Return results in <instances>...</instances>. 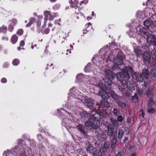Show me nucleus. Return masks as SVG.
<instances>
[{
	"label": "nucleus",
	"instance_id": "60",
	"mask_svg": "<svg viewBox=\"0 0 156 156\" xmlns=\"http://www.w3.org/2000/svg\"><path fill=\"white\" fill-rule=\"evenodd\" d=\"M13 29V26H12V25H11V27H9V30L10 31H12Z\"/></svg>",
	"mask_w": 156,
	"mask_h": 156
},
{
	"label": "nucleus",
	"instance_id": "42",
	"mask_svg": "<svg viewBox=\"0 0 156 156\" xmlns=\"http://www.w3.org/2000/svg\"><path fill=\"white\" fill-rule=\"evenodd\" d=\"M23 30L22 29H19L17 32V34L20 36L23 34Z\"/></svg>",
	"mask_w": 156,
	"mask_h": 156
},
{
	"label": "nucleus",
	"instance_id": "14",
	"mask_svg": "<svg viewBox=\"0 0 156 156\" xmlns=\"http://www.w3.org/2000/svg\"><path fill=\"white\" fill-rule=\"evenodd\" d=\"M110 90H108V92L112 98L115 100H117L119 99V96L116 94L115 92L112 90L111 88V87H109Z\"/></svg>",
	"mask_w": 156,
	"mask_h": 156
},
{
	"label": "nucleus",
	"instance_id": "32",
	"mask_svg": "<svg viewBox=\"0 0 156 156\" xmlns=\"http://www.w3.org/2000/svg\"><path fill=\"white\" fill-rule=\"evenodd\" d=\"M151 76L153 77H156V69H153L151 71Z\"/></svg>",
	"mask_w": 156,
	"mask_h": 156
},
{
	"label": "nucleus",
	"instance_id": "52",
	"mask_svg": "<svg viewBox=\"0 0 156 156\" xmlns=\"http://www.w3.org/2000/svg\"><path fill=\"white\" fill-rule=\"evenodd\" d=\"M155 27H156V20L154 21L153 22V26L152 29H153Z\"/></svg>",
	"mask_w": 156,
	"mask_h": 156
},
{
	"label": "nucleus",
	"instance_id": "28",
	"mask_svg": "<svg viewBox=\"0 0 156 156\" xmlns=\"http://www.w3.org/2000/svg\"><path fill=\"white\" fill-rule=\"evenodd\" d=\"M3 155H5L6 156H16L14 155L12 152L9 150L4 151L3 153Z\"/></svg>",
	"mask_w": 156,
	"mask_h": 156
},
{
	"label": "nucleus",
	"instance_id": "9",
	"mask_svg": "<svg viewBox=\"0 0 156 156\" xmlns=\"http://www.w3.org/2000/svg\"><path fill=\"white\" fill-rule=\"evenodd\" d=\"M120 141H117V137L115 136L113 137L112 139L111 140V147L113 149H114L115 147H117L119 144L121 143Z\"/></svg>",
	"mask_w": 156,
	"mask_h": 156
},
{
	"label": "nucleus",
	"instance_id": "38",
	"mask_svg": "<svg viewBox=\"0 0 156 156\" xmlns=\"http://www.w3.org/2000/svg\"><path fill=\"white\" fill-rule=\"evenodd\" d=\"M102 83L100 81H98L97 82L95 83L94 84L95 86H97V87H99L100 88L101 87V85Z\"/></svg>",
	"mask_w": 156,
	"mask_h": 156
},
{
	"label": "nucleus",
	"instance_id": "44",
	"mask_svg": "<svg viewBox=\"0 0 156 156\" xmlns=\"http://www.w3.org/2000/svg\"><path fill=\"white\" fill-rule=\"evenodd\" d=\"M54 17L55 16L53 15V14L51 13L48 19H49L50 21L54 19Z\"/></svg>",
	"mask_w": 156,
	"mask_h": 156
},
{
	"label": "nucleus",
	"instance_id": "49",
	"mask_svg": "<svg viewBox=\"0 0 156 156\" xmlns=\"http://www.w3.org/2000/svg\"><path fill=\"white\" fill-rule=\"evenodd\" d=\"M76 90V89L75 87H73L70 90V92L71 93H73L75 92Z\"/></svg>",
	"mask_w": 156,
	"mask_h": 156
},
{
	"label": "nucleus",
	"instance_id": "29",
	"mask_svg": "<svg viewBox=\"0 0 156 156\" xmlns=\"http://www.w3.org/2000/svg\"><path fill=\"white\" fill-rule=\"evenodd\" d=\"M156 111L155 109L153 108L149 107L147 109V112L150 114H153Z\"/></svg>",
	"mask_w": 156,
	"mask_h": 156
},
{
	"label": "nucleus",
	"instance_id": "54",
	"mask_svg": "<svg viewBox=\"0 0 156 156\" xmlns=\"http://www.w3.org/2000/svg\"><path fill=\"white\" fill-rule=\"evenodd\" d=\"M88 0H84V1H82L81 2L80 5H81V4L83 3H84L85 4H86L88 3Z\"/></svg>",
	"mask_w": 156,
	"mask_h": 156
},
{
	"label": "nucleus",
	"instance_id": "46",
	"mask_svg": "<svg viewBox=\"0 0 156 156\" xmlns=\"http://www.w3.org/2000/svg\"><path fill=\"white\" fill-rule=\"evenodd\" d=\"M104 154V152L103 151V150L102 149H100L99 151L98 152V154L99 155H102Z\"/></svg>",
	"mask_w": 156,
	"mask_h": 156
},
{
	"label": "nucleus",
	"instance_id": "47",
	"mask_svg": "<svg viewBox=\"0 0 156 156\" xmlns=\"http://www.w3.org/2000/svg\"><path fill=\"white\" fill-rule=\"evenodd\" d=\"M9 64L7 62H5L3 65V68H7L9 67Z\"/></svg>",
	"mask_w": 156,
	"mask_h": 156
},
{
	"label": "nucleus",
	"instance_id": "59",
	"mask_svg": "<svg viewBox=\"0 0 156 156\" xmlns=\"http://www.w3.org/2000/svg\"><path fill=\"white\" fill-rule=\"evenodd\" d=\"M128 138L127 137H125L123 140V142L124 143H125L126 141L128 140Z\"/></svg>",
	"mask_w": 156,
	"mask_h": 156
},
{
	"label": "nucleus",
	"instance_id": "12",
	"mask_svg": "<svg viewBox=\"0 0 156 156\" xmlns=\"http://www.w3.org/2000/svg\"><path fill=\"white\" fill-rule=\"evenodd\" d=\"M82 101L83 103L87 104V106L89 108L92 107L94 104L93 101L88 99L85 97L82 98Z\"/></svg>",
	"mask_w": 156,
	"mask_h": 156
},
{
	"label": "nucleus",
	"instance_id": "7",
	"mask_svg": "<svg viewBox=\"0 0 156 156\" xmlns=\"http://www.w3.org/2000/svg\"><path fill=\"white\" fill-rule=\"evenodd\" d=\"M99 127V126H98ZM99 127L97 129L98 130L95 131V134L97 139L100 141H103L105 140L106 136L100 129H98Z\"/></svg>",
	"mask_w": 156,
	"mask_h": 156
},
{
	"label": "nucleus",
	"instance_id": "16",
	"mask_svg": "<svg viewBox=\"0 0 156 156\" xmlns=\"http://www.w3.org/2000/svg\"><path fill=\"white\" fill-rule=\"evenodd\" d=\"M136 80L140 83L142 82L143 80V76L141 73H135Z\"/></svg>",
	"mask_w": 156,
	"mask_h": 156
},
{
	"label": "nucleus",
	"instance_id": "50",
	"mask_svg": "<svg viewBox=\"0 0 156 156\" xmlns=\"http://www.w3.org/2000/svg\"><path fill=\"white\" fill-rule=\"evenodd\" d=\"M45 33L47 34L50 31V29L48 28H46L44 31Z\"/></svg>",
	"mask_w": 156,
	"mask_h": 156
},
{
	"label": "nucleus",
	"instance_id": "39",
	"mask_svg": "<svg viewBox=\"0 0 156 156\" xmlns=\"http://www.w3.org/2000/svg\"><path fill=\"white\" fill-rule=\"evenodd\" d=\"M106 100L102 99V100H101L100 103L101 105L105 106V104H106L107 103V102H108V101Z\"/></svg>",
	"mask_w": 156,
	"mask_h": 156
},
{
	"label": "nucleus",
	"instance_id": "27",
	"mask_svg": "<svg viewBox=\"0 0 156 156\" xmlns=\"http://www.w3.org/2000/svg\"><path fill=\"white\" fill-rule=\"evenodd\" d=\"M152 44H153L152 46H155L156 48V35H154L151 39L150 40Z\"/></svg>",
	"mask_w": 156,
	"mask_h": 156
},
{
	"label": "nucleus",
	"instance_id": "30",
	"mask_svg": "<svg viewBox=\"0 0 156 156\" xmlns=\"http://www.w3.org/2000/svg\"><path fill=\"white\" fill-rule=\"evenodd\" d=\"M110 121L111 123L114 125L115 126H118V123L116 120L114 119V118H112L110 119Z\"/></svg>",
	"mask_w": 156,
	"mask_h": 156
},
{
	"label": "nucleus",
	"instance_id": "35",
	"mask_svg": "<svg viewBox=\"0 0 156 156\" xmlns=\"http://www.w3.org/2000/svg\"><path fill=\"white\" fill-rule=\"evenodd\" d=\"M20 61L18 59H15L13 61V64L14 66H17L20 63Z\"/></svg>",
	"mask_w": 156,
	"mask_h": 156
},
{
	"label": "nucleus",
	"instance_id": "21",
	"mask_svg": "<svg viewBox=\"0 0 156 156\" xmlns=\"http://www.w3.org/2000/svg\"><path fill=\"white\" fill-rule=\"evenodd\" d=\"M104 73L107 76L110 78H111L112 76V72L109 69H106L104 71Z\"/></svg>",
	"mask_w": 156,
	"mask_h": 156
},
{
	"label": "nucleus",
	"instance_id": "13",
	"mask_svg": "<svg viewBox=\"0 0 156 156\" xmlns=\"http://www.w3.org/2000/svg\"><path fill=\"white\" fill-rule=\"evenodd\" d=\"M144 26L148 29L151 30V28L152 29L153 22L150 19L146 20L143 22Z\"/></svg>",
	"mask_w": 156,
	"mask_h": 156
},
{
	"label": "nucleus",
	"instance_id": "43",
	"mask_svg": "<svg viewBox=\"0 0 156 156\" xmlns=\"http://www.w3.org/2000/svg\"><path fill=\"white\" fill-rule=\"evenodd\" d=\"M36 19L34 18H31L29 20V22L32 24L35 23L36 21Z\"/></svg>",
	"mask_w": 156,
	"mask_h": 156
},
{
	"label": "nucleus",
	"instance_id": "18",
	"mask_svg": "<svg viewBox=\"0 0 156 156\" xmlns=\"http://www.w3.org/2000/svg\"><path fill=\"white\" fill-rule=\"evenodd\" d=\"M148 50L151 53V55L154 56L156 58V50L155 49L154 47L150 45L148 48Z\"/></svg>",
	"mask_w": 156,
	"mask_h": 156
},
{
	"label": "nucleus",
	"instance_id": "5",
	"mask_svg": "<svg viewBox=\"0 0 156 156\" xmlns=\"http://www.w3.org/2000/svg\"><path fill=\"white\" fill-rule=\"evenodd\" d=\"M138 27L139 28V31L140 32L141 34L144 35L145 37L146 36L147 39L148 41H150L151 39L153 37V36H154L152 34H149L147 32V30L143 27L139 26H138Z\"/></svg>",
	"mask_w": 156,
	"mask_h": 156
},
{
	"label": "nucleus",
	"instance_id": "6",
	"mask_svg": "<svg viewBox=\"0 0 156 156\" xmlns=\"http://www.w3.org/2000/svg\"><path fill=\"white\" fill-rule=\"evenodd\" d=\"M76 128L80 131L81 135L83 136L84 138H89V136L87 135L88 131L83 126L79 124L76 126Z\"/></svg>",
	"mask_w": 156,
	"mask_h": 156
},
{
	"label": "nucleus",
	"instance_id": "23",
	"mask_svg": "<svg viewBox=\"0 0 156 156\" xmlns=\"http://www.w3.org/2000/svg\"><path fill=\"white\" fill-rule=\"evenodd\" d=\"M51 13L50 11H46L44 12V15L45 16L44 20L45 21H47L48 20Z\"/></svg>",
	"mask_w": 156,
	"mask_h": 156
},
{
	"label": "nucleus",
	"instance_id": "58",
	"mask_svg": "<svg viewBox=\"0 0 156 156\" xmlns=\"http://www.w3.org/2000/svg\"><path fill=\"white\" fill-rule=\"evenodd\" d=\"M131 118L129 117H128L127 118V123H130L131 122Z\"/></svg>",
	"mask_w": 156,
	"mask_h": 156
},
{
	"label": "nucleus",
	"instance_id": "2",
	"mask_svg": "<svg viewBox=\"0 0 156 156\" xmlns=\"http://www.w3.org/2000/svg\"><path fill=\"white\" fill-rule=\"evenodd\" d=\"M133 70L132 67L130 66L126 67L122 72L116 73V75L118 80L122 82L123 81L126 82L129 81L130 76L129 73H132Z\"/></svg>",
	"mask_w": 156,
	"mask_h": 156
},
{
	"label": "nucleus",
	"instance_id": "40",
	"mask_svg": "<svg viewBox=\"0 0 156 156\" xmlns=\"http://www.w3.org/2000/svg\"><path fill=\"white\" fill-rule=\"evenodd\" d=\"M123 119L122 116L121 115L117 117V121L119 122H122L123 120Z\"/></svg>",
	"mask_w": 156,
	"mask_h": 156
},
{
	"label": "nucleus",
	"instance_id": "63",
	"mask_svg": "<svg viewBox=\"0 0 156 156\" xmlns=\"http://www.w3.org/2000/svg\"><path fill=\"white\" fill-rule=\"evenodd\" d=\"M130 156H136V154L135 152H133V153Z\"/></svg>",
	"mask_w": 156,
	"mask_h": 156
},
{
	"label": "nucleus",
	"instance_id": "17",
	"mask_svg": "<svg viewBox=\"0 0 156 156\" xmlns=\"http://www.w3.org/2000/svg\"><path fill=\"white\" fill-rule=\"evenodd\" d=\"M108 134L110 136H112L113 135L114 132V128L111 125H108Z\"/></svg>",
	"mask_w": 156,
	"mask_h": 156
},
{
	"label": "nucleus",
	"instance_id": "33",
	"mask_svg": "<svg viewBox=\"0 0 156 156\" xmlns=\"http://www.w3.org/2000/svg\"><path fill=\"white\" fill-rule=\"evenodd\" d=\"M101 86V87L100 90H102L105 91H107L108 90V88H109V87L108 88L107 87L106 85L102 84Z\"/></svg>",
	"mask_w": 156,
	"mask_h": 156
},
{
	"label": "nucleus",
	"instance_id": "4",
	"mask_svg": "<svg viewBox=\"0 0 156 156\" xmlns=\"http://www.w3.org/2000/svg\"><path fill=\"white\" fill-rule=\"evenodd\" d=\"M19 146L16 147L13 151L15 152L18 156H26L25 155V151L21 144H19Z\"/></svg>",
	"mask_w": 156,
	"mask_h": 156
},
{
	"label": "nucleus",
	"instance_id": "26",
	"mask_svg": "<svg viewBox=\"0 0 156 156\" xmlns=\"http://www.w3.org/2000/svg\"><path fill=\"white\" fill-rule=\"evenodd\" d=\"M105 83L108 85L110 86L111 85L112 82V81L108 78H106L105 79H103Z\"/></svg>",
	"mask_w": 156,
	"mask_h": 156
},
{
	"label": "nucleus",
	"instance_id": "37",
	"mask_svg": "<svg viewBox=\"0 0 156 156\" xmlns=\"http://www.w3.org/2000/svg\"><path fill=\"white\" fill-rule=\"evenodd\" d=\"M76 79L78 80L79 81H81L82 78H83V75L82 74H78L76 76Z\"/></svg>",
	"mask_w": 156,
	"mask_h": 156
},
{
	"label": "nucleus",
	"instance_id": "8",
	"mask_svg": "<svg viewBox=\"0 0 156 156\" xmlns=\"http://www.w3.org/2000/svg\"><path fill=\"white\" fill-rule=\"evenodd\" d=\"M143 57L146 63H147L152 65H155V62L154 61H152L150 55V54L147 52H145L144 53Z\"/></svg>",
	"mask_w": 156,
	"mask_h": 156
},
{
	"label": "nucleus",
	"instance_id": "15",
	"mask_svg": "<svg viewBox=\"0 0 156 156\" xmlns=\"http://www.w3.org/2000/svg\"><path fill=\"white\" fill-rule=\"evenodd\" d=\"M154 87L152 86L148 88L146 92V95L148 97H152L154 96L153 90Z\"/></svg>",
	"mask_w": 156,
	"mask_h": 156
},
{
	"label": "nucleus",
	"instance_id": "56",
	"mask_svg": "<svg viewBox=\"0 0 156 156\" xmlns=\"http://www.w3.org/2000/svg\"><path fill=\"white\" fill-rule=\"evenodd\" d=\"M149 48H148L147 46H146L145 45H144L142 46V48L143 49H146V50L148 49Z\"/></svg>",
	"mask_w": 156,
	"mask_h": 156
},
{
	"label": "nucleus",
	"instance_id": "34",
	"mask_svg": "<svg viewBox=\"0 0 156 156\" xmlns=\"http://www.w3.org/2000/svg\"><path fill=\"white\" fill-rule=\"evenodd\" d=\"M7 28L6 26H3L0 28V32L5 33L7 31Z\"/></svg>",
	"mask_w": 156,
	"mask_h": 156
},
{
	"label": "nucleus",
	"instance_id": "10",
	"mask_svg": "<svg viewBox=\"0 0 156 156\" xmlns=\"http://www.w3.org/2000/svg\"><path fill=\"white\" fill-rule=\"evenodd\" d=\"M87 151L91 155H94L96 154L97 151L96 148L90 145H89L87 148Z\"/></svg>",
	"mask_w": 156,
	"mask_h": 156
},
{
	"label": "nucleus",
	"instance_id": "55",
	"mask_svg": "<svg viewBox=\"0 0 156 156\" xmlns=\"http://www.w3.org/2000/svg\"><path fill=\"white\" fill-rule=\"evenodd\" d=\"M104 107H106V108H108L110 107V105L109 104V103L108 102H107V103H106V104H105V106Z\"/></svg>",
	"mask_w": 156,
	"mask_h": 156
},
{
	"label": "nucleus",
	"instance_id": "64",
	"mask_svg": "<svg viewBox=\"0 0 156 156\" xmlns=\"http://www.w3.org/2000/svg\"><path fill=\"white\" fill-rule=\"evenodd\" d=\"M115 156H122V155L121 154V152H119Z\"/></svg>",
	"mask_w": 156,
	"mask_h": 156
},
{
	"label": "nucleus",
	"instance_id": "24",
	"mask_svg": "<svg viewBox=\"0 0 156 156\" xmlns=\"http://www.w3.org/2000/svg\"><path fill=\"white\" fill-rule=\"evenodd\" d=\"M118 138L120 142H121V139L122 138V136L124 134V132L122 129H120L118 133Z\"/></svg>",
	"mask_w": 156,
	"mask_h": 156
},
{
	"label": "nucleus",
	"instance_id": "19",
	"mask_svg": "<svg viewBox=\"0 0 156 156\" xmlns=\"http://www.w3.org/2000/svg\"><path fill=\"white\" fill-rule=\"evenodd\" d=\"M142 74L143 76H144L146 79H148L149 77V72L147 69H144L142 70Z\"/></svg>",
	"mask_w": 156,
	"mask_h": 156
},
{
	"label": "nucleus",
	"instance_id": "11",
	"mask_svg": "<svg viewBox=\"0 0 156 156\" xmlns=\"http://www.w3.org/2000/svg\"><path fill=\"white\" fill-rule=\"evenodd\" d=\"M98 94L101 97L102 99L107 100L109 97L107 91L100 90Z\"/></svg>",
	"mask_w": 156,
	"mask_h": 156
},
{
	"label": "nucleus",
	"instance_id": "22",
	"mask_svg": "<svg viewBox=\"0 0 156 156\" xmlns=\"http://www.w3.org/2000/svg\"><path fill=\"white\" fill-rule=\"evenodd\" d=\"M116 103L119 105V106L124 108L126 106V104L125 103L122 101L119 100L116 102Z\"/></svg>",
	"mask_w": 156,
	"mask_h": 156
},
{
	"label": "nucleus",
	"instance_id": "1",
	"mask_svg": "<svg viewBox=\"0 0 156 156\" xmlns=\"http://www.w3.org/2000/svg\"><path fill=\"white\" fill-rule=\"evenodd\" d=\"M80 114L82 118L85 119H88L90 117L89 121L85 122L86 126L91 129L96 130L98 129L100 125V121H98V118L100 116L99 112L93 110L90 114L87 113L86 111H83L80 113Z\"/></svg>",
	"mask_w": 156,
	"mask_h": 156
},
{
	"label": "nucleus",
	"instance_id": "36",
	"mask_svg": "<svg viewBox=\"0 0 156 156\" xmlns=\"http://www.w3.org/2000/svg\"><path fill=\"white\" fill-rule=\"evenodd\" d=\"M132 101L134 102H137L138 101V98L136 94L132 97Z\"/></svg>",
	"mask_w": 156,
	"mask_h": 156
},
{
	"label": "nucleus",
	"instance_id": "51",
	"mask_svg": "<svg viewBox=\"0 0 156 156\" xmlns=\"http://www.w3.org/2000/svg\"><path fill=\"white\" fill-rule=\"evenodd\" d=\"M1 81L2 83H5L7 82V80L6 78H3L1 79Z\"/></svg>",
	"mask_w": 156,
	"mask_h": 156
},
{
	"label": "nucleus",
	"instance_id": "57",
	"mask_svg": "<svg viewBox=\"0 0 156 156\" xmlns=\"http://www.w3.org/2000/svg\"><path fill=\"white\" fill-rule=\"evenodd\" d=\"M41 24V21H38L37 23V27L38 28L40 27Z\"/></svg>",
	"mask_w": 156,
	"mask_h": 156
},
{
	"label": "nucleus",
	"instance_id": "61",
	"mask_svg": "<svg viewBox=\"0 0 156 156\" xmlns=\"http://www.w3.org/2000/svg\"><path fill=\"white\" fill-rule=\"evenodd\" d=\"M32 24L30 22H29L28 23L26 26L27 27H30V26L32 25Z\"/></svg>",
	"mask_w": 156,
	"mask_h": 156
},
{
	"label": "nucleus",
	"instance_id": "45",
	"mask_svg": "<svg viewBox=\"0 0 156 156\" xmlns=\"http://www.w3.org/2000/svg\"><path fill=\"white\" fill-rule=\"evenodd\" d=\"M118 110L116 108H114L112 111V113L115 115H116L118 113Z\"/></svg>",
	"mask_w": 156,
	"mask_h": 156
},
{
	"label": "nucleus",
	"instance_id": "3",
	"mask_svg": "<svg viewBox=\"0 0 156 156\" xmlns=\"http://www.w3.org/2000/svg\"><path fill=\"white\" fill-rule=\"evenodd\" d=\"M113 62L115 64L112 67V69L114 70L118 71L120 69L118 65H122L123 62L122 57L120 55H117L113 59Z\"/></svg>",
	"mask_w": 156,
	"mask_h": 156
},
{
	"label": "nucleus",
	"instance_id": "41",
	"mask_svg": "<svg viewBox=\"0 0 156 156\" xmlns=\"http://www.w3.org/2000/svg\"><path fill=\"white\" fill-rule=\"evenodd\" d=\"M11 21L12 23V24L11 25L13 26L15 25L17 23V20H16L15 19L12 20Z\"/></svg>",
	"mask_w": 156,
	"mask_h": 156
},
{
	"label": "nucleus",
	"instance_id": "25",
	"mask_svg": "<svg viewBox=\"0 0 156 156\" xmlns=\"http://www.w3.org/2000/svg\"><path fill=\"white\" fill-rule=\"evenodd\" d=\"M18 40V37L14 35L12 36L11 39V41L13 44H15L17 42Z\"/></svg>",
	"mask_w": 156,
	"mask_h": 156
},
{
	"label": "nucleus",
	"instance_id": "62",
	"mask_svg": "<svg viewBox=\"0 0 156 156\" xmlns=\"http://www.w3.org/2000/svg\"><path fill=\"white\" fill-rule=\"evenodd\" d=\"M138 93L140 95H142V92L141 90H139L138 91Z\"/></svg>",
	"mask_w": 156,
	"mask_h": 156
},
{
	"label": "nucleus",
	"instance_id": "53",
	"mask_svg": "<svg viewBox=\"0 0 156 156\" xmlns=\"http://www.w3.org/2000/svg\"><path fill=\"white\" fill-rule=\"evenodd\" d=\"M25 43L24 41H21L20 43V46L21 47H23L24 46Z\"/></svg>",
	"mask_w": 156,
	"mask_h": 156
},
{
	"label": "nucleus",
	"instance_id": "31",
	"mask_svg": "<svg viewBox=\"0 0 156 156\" xmlns=\"http://www.w3.org/2000/svg\"><path fill=\"white\" fill-rule=\"evenodd\" d=\"M154 103V101L151 98H150L148 100V103L147 104V105L149 107H151Z\"/></svg>",
	"mask_w": 156,
	"mask_h": 156
},
{
	"label": "nucleus",
	"instance_id": "20",
	"mask_svg": "<svg viewBox=\"0 0 156 156\" xmlns=\"http://www.w3.org/2000/svg\"><path fill=\"white\" fill-rule=\"evenodd\" d=\"M134 52L137 56H139L142 55V51L138 47H137L134 49Z\"/></svg>",
	"mask_w": 156,
	"mask_h": 156
},
{
	"label": "nucleus",
	"instance_id": "48",
	"mask_svg": "<svg viewBox=\"0 0 156 156\" xmlns=\"http://www.w3.org/2000/svg\"><path fill=\"white\" fill-rule=\"evenodd\" d=\"M69 3L70 4V6L72 7H76V5H73V4H74V2H73L72 0H70L69 2Z\"/></svg>",
	"mask_w": 156,
	"mask_h": 156
}]
</instances>
